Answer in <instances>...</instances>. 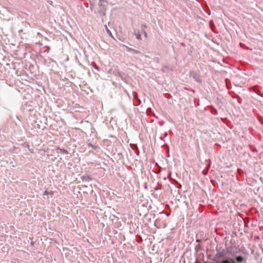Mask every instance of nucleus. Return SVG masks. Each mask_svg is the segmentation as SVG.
I'll return each mask as SVG.
<instances>
[{
	"instance_id": "obj_1",
	"label": "nucleus",
	"mask_w": 263,
	"mask_h": 263,
	"mask_svg": "<svg viewBox=\"0 0 263 263\" xmlns=\"http://www.w3.org/2000/svg\"><path fill=\"white\" fill-rule=\"evenodd\" d=\"M213 260L215 263H231V261H234L233 258L225 259L223 252H218L214 256Z\"/></svg>"
},
{
	"instance_id": "obj_2",
	"label": "nucleus",
	"mask_w": 263,
	"mask_h": 263,
	"mask_svg": "<svg viewBox=\"0 0 263 263\" xmlns=\"http://www.w3.org/2000/svg\"><path fill=\"white\" fill-rule=\"evenodd\" d=\"M236 260L238 262H241L243 260V258L241 256H238L236 258Z\"/></svg>"
},
{
	"instance_id": "obj_3",
	"label": "nucleus",
	"mask_w": 263,
	"mask_h": 263,
	"mask_svg": "<svg viewBox=\"0 0 263 263\" xmlns=\"http://www.w3.org/2000/svg\"><path fill=\"white\" fill-rule=\"evenodd\" d=\"M58 149H59L61 151V152L64 154H67L68 153V151L66 149H60V148H58Z\"/></svg>"
},
{
	"instance_id": "obj_4",
	"label": "nucleus",
	"mask_w": 263,
	"mask_h": 263,
	"mask_svg": "<svg viewBox=\"0 0 263 263\" xmlns=\"http://www.w3.org/2000/svg\"><path fill=\"white\" fill-rule=\"evenodd\" d=\"M106 31H107V32L108 33V34H109L110 36H111L112 37H113V36H112V34H111V31H110V30H109L107 28V27H106Z\"/></svg>"
},
{
	"instance_id": "obj_5",
	"label": "nucleus",
	"mask_w": 263,
	"mask_h": 263,
	"mask_svg": "<svg viewBox=\"0 0 263 263\" xmlns=\"http://www.w3.org/2000/svg\"><path fill=\"white\" fill-rule=\"evenodd\" d=\"M135 35H136V38H137L138 40H140V39H141V35H140V33H136V34H135Z\"/></svg>"
},
{
	"instance_id": "obj_6",
	"label": "nucleus",
	"mask_w": 263,
	"mask_h": 263,
	"mask_svg": "<svg viewBox=\"0 0 263 263\" xmlns=\"http://www.w3.org/2000/svg\"><path fill=\"white\" fill-rule=\"evenodd\" d=\"M123 46H125V47H126V49H127V51H133V48H130V47H127V46H125V45H124Z\"/></svg>"
},
{
	"instance_id": "obj_7",
	"label": "nucleus",
	"mask_w": 263,
	"mask_h": 263,
	"mask_svg": "<svg viewBox=\"0 0 263 263\" xmlns=\"http://www.w3.org/2000/svg\"><path fill=\"white\" fill-rule=\"evenodd\" d=\"M133 51V52H134V53H139V51L136 50H135V49H133V51Z\"/></svg>"
},
{
	"instance_id": "obj_8",
	"label": "nucleus",
	"mask_w": 263,
	"mask_h": 263,
	"mask_svg": "<svg viewBox=\"0 0 263 263\" xmlns=\"http://www.w3.org/2000/svg\"><path fill=\"white\" fill-rule=\"evenodd\" d=\"M88 146H90V147H92V148H95V147H94V146H93V145L92 144H88Z\"/></svg>"
},
{
	"instance_id": "obj_9",
	"label": "nucleus",
	"mask_w": 263,
	"mask_h": 263,
	"mask_svg": "<svg viewBox=\"0 0 263 263\" xmlns=\"http://www.w3.org/2000/svg\"><path fill=\"white\" fill-rule=\"evenodd\" d=\"M144 36L146 37V36H147V33H146V32H144Z\"/></svg>"
},
{
	"instance_id": "obj_10",
	"label": "nucleus",
	"mask_w": 263,
	"mask_h": 263,
	"mask_svg": "<svg viewBox=\"0 0 263 263\" xmlns=\"http://www.w3.org/2000/svg\"><path fill=\"white\" fill-rule=\"evenodd\" d=\"M44 194H45V195H47V191H45V192Z\"/></svg>"
}]
</instances>
